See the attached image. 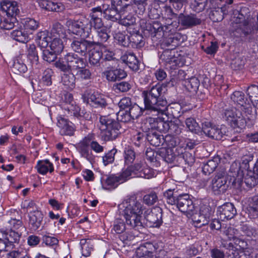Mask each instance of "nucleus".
<instances>
[{"instance_id": "45", "label": "nucleus", "mask_w": 258, "mask_h": 258, "mask_svg": "<svg viewBox=\"0 0 258 258\" xmlns=\"http://www.w3.org/2000/svg\"><path fill=\"white\" fill-rule=\"evenodd\" d=\"M217 126L212 125L209 122H205L203 123L202 129L201 130L207 136L213 139V135L215 134Z\"/></svg>"}, {"instance_id": "33", "label": "nucleus", "mask_w": 258, "mask_h": 258, "mask_svg": "<svg viewBox=\"0 0 258 258\" xmlns=\"http://www.w3.org/2000/svg\"><path fill=\"white\" fill-rule=\"evenodd\" d=\"M102 187L105 189L115 188L120 184L118 176H103L101 179Z\"/></svg>"}, {"instance_id": "5", "label": "nucleus", "mask_w": 258, "mask_h": 258, "mask_svg": "<svg viewBox=\"0 0 258 258\" xmlns=\"http://www.w3.org/2000/svg\"><path fill=\"white\" fill-rule=\"evenodd\" d=\"M88 19L83 18L78 21L69 20L67 22L69 31L73 34L86 38L91 32V24Z\"/></svg>"}, {"instance_id": "64", "label": "nucleus", "mask_w": 258, "mask_h": 258, "mask_svg": "<svg viewBox=\"0 0 258 258\" xmlns=\"http://www.w3.org/2000/svg\"><path fill=\"white\" fill-rule=\"evenodd\" d=\"M82 174L84 178L87 181H92L94 179L93 172L89 169H84L82 171Z\"/></svg>"}, {"instance_id": "28", "label": "nucleus", "mask_w": 258, "mask_h": 258, "mask_svg": "<svg viewBox=\"0 0 258 258\" xmlns=\"http://www.w3.org/2000/svg\"><path fill=\"white\" fill-rule=\"evenodd\" d=\"M103 13L105 17L107 19L111 20L112 21H116L119 20L122 17V15L124 14V12H120V10L117 9H113L112 7L111 8L108 9L107 6L104 5L103 6Z\"/></svg>"}, {"instance_id": "53", "label": "nucleus", "mask_w": 258, "mask_h": 258, "mask_svg": "<svg viewBox=\"0 0 258 258\" xmlns=\"http://www.w3.org/2000/svg\"><path fill=\"white\" fill-rule=\"evenodd\" d=\"M136 22L135 18L131 14L127 15L126 17H122L119 19V24L125 26L133 25Z\"/></svg>"}, {"instance_id": "41", "label": "nucleus", "mask_w": 258, "mask_h": 258, "mask_svg": "<svg viewBox=\"0 0 258 258\" xmlns=\"http://www.w3.org/2000/svg\"><path fill=\"white\" fill-rule=\"evenodd\" d=\"M219 160L218 158H215L213 160H209L203 165V171L206 174L212 173L217 168Z\"/></svg>"}, {"instance_id": "2", "label": "nucleus", "mask_w": 258, "mask_h": 258, "mask_svg": "<svg viewBox=\"0 0 258 258\" xmlns=\"http://www.w3.org/2000/svg\"><path fill=\"white\" fill-rule=\"evenodd\" d=\"M65 30L59 23H56L51 30L40 31L37 34V43L41 48H48L50 50L60 53L64 48L63 39L66 38Z\"/></svg>"}, {"instance_id": "51", "label": "nucleus", "mask_w": 258, "mask_h": 258, "mask_svg": "<svg viewBox=\"0 0 258 258\" xmlns=\"http://www.w3.org/2000/svg\"><path fill=\"white\" fill-rule=\"evenodd\" d=\"M26 251L23 248H19L15 250H13L7 254V258H22L23 255L26 253Z\"/></svg>"}, {"instance_id": "15", "label": "nucleus", "mask_w": 258, "mask_h": 258, "mask_svg": "<svg viewBox=\"0 0 258 258\" xmlns=\"http://www.w3.org/2000/svg\"><path fill=\"white\" fill-rule=\"evenodd\" d=\"M161 218V210L159 207L154 208L149 211H145V218L147 225L150 227H159L162 223Z\"/></svg>"}, {"instance_id": "39", "label": "nucleus", "mask_w": 258, "mask_h": 258, "mask_svg": "<svg viewBox=\"0 0 258 258\" xmlns=\"http://www.w3.org/2000/svg\"><path fill=\"white\" fill-rule=\"evenodd\" d=\"M247 94L253 106L258 109V86L252 85L248 87Z\"/></svg>"}, {"instance_id": "6", "label": "nucleus", "mask_w": 258, "mask_h": 258, "mask_svg": "<svg viewBox=\"0 0 258 258\" xmlns=\"http://www.w3.org/2000/svg\"><path fill=\"white\" fill-rule=\"evenodd\" d=\"M161 58L165 61L166 67L172 70L184 64L182 57L174 49L164 51Z\"/></svg>"}, {"instance_id": "1", "label": "nucleus", "mask_w": 258, "mask_h": 258, "mask_svg": "<svg viewBox=\"0 0 258 258\" xmlns=\"http://www.w3.org/2000/svg\"><path fill=\"white\" fill-rule=\"evenodd\" d=\"M145 207L140 200L135 196L127 197L118 206V217L116 218L113 230L117 233H122L126 226L139 228L142 226V215Z\"/></svg>"}, {"instance_id": "58", "label": "nucleus", "mask_w": 258, "mask_h": 258, "mask_svg": "<svg viewBox=\"0 0 258 258\" xmlns=\"http://www.w3.org/2000/svg\"><path fill=\"white\" fill-rule=\"evenodd\" d=\"M226 127L224 125L217 126L215 134L213 135V139L215 140H221L226 133Z\"/></svg>"}, {"instance_id": "44", "label": "nucleus", "mask_w": 258, "mask_h": 258, "mask_svg": "<svg viewBox=\"0 0 258 258\" xmlns=\"http://www.w3.org/2000/svg\"><path fill=\"white\" fill-rule=\"evenodd\" d=\"M12 70L14 73L20 74L26 72L27 68L21 59L17 58L14 61Z\"/></svg>"}, {"instance_id": "36", "label": "nucleus", "mask_w": 258, "mask_h": 258, "mask_svg": "<svg viewBox=\"0 0 258 258\" xmlns=\"http://www.w3.org/2000/svg\"><path fill=\"white\" fill-rule=\"evenodd\" d=\"M24 29L27 32L30 33V35L37 30L39 26V22L34 19L26 18L23 22Z\"/></svg>"}, {"instance_id": "20", "label": "nucleus", "mask_w": 258, "mask_h": 258, "mask_svg": "<svg viewBox=\"0 0 258 258\" xmlns=\"http://www.w3.org/2000/svg\"><path fill=\"white\" fill-rule=\"evenodd\" d=\"M106 47L104 45L92 44V47L89 49V60L90 64L98 65L103 57V51H105Z\"/></svg>"}, {"instance_id": "49", "label": "nucleus", "mask_w": 258, "mask_h": 258, "mask_svg": "<svg viewBox=\"0 0 258 258\" xmlns=\"http://www.w3.org/2000/svg\"><path fill=\"white\" fill-rule=\"evenodd\" d=\"M133 175L134 174L132 172V167H129L128 166L126 169L123 171V172L118 176L120 183H122L124 182L132 177Z\"/></svg>"}, {"instance_id": "14", "label": "nucleus", "mask_w": 258, "mask_h": 258, "mask_svg": "<svg viewBox=\"0 0 258 258\" xmlns=\"http://www.w3.org/2000/svg\"><path fill=\"white\" fill-rule=\"evenodd\" d=\"M211 212L208 207L201 208L200 213H198L197 209L194 212V215L190 216L197 226H201L207 224L210 220Z\"/></svg>"}, {"instance_id": "38", "label": "nucleus", "mask_w": 258, "mask_h": 258, "mask_svg": "<svg viewBox=\"0 0 258 258\" xmlns=\"http://www.w3.org/2000/svg\"><path fill=\"white\" fill-rule=\"evenodd\" d=\"M27 56L31 63L37 64L38 61V56L36 51V46L34 44L27 45Z\"/></svg>"}, {"instance_id": "63", "label": "nucleus", "mask_w": 258, "mask_h": 258, "mask_svg": "<svg viewBox=\"0 0 258 258\" xmlns=\"http://www.w3.org/2000/svg\"><path fill=\"white\" fill-rule=\"evenodd\" d=\"M98 36L102 42H105L109 38L107 29L105 27L97 30Z\"/></svg>"}, {"instance_id": "30", "label": "nucleus", "mask_w": 258, "mask_h": 258, "mask_svg": "<svg viewBox=\"0 0 258 258\" xmlns=\"http://www.w3.org/2000/svg\"><path fill=\"white\" fill-rule=\"evenodd\" d=\"M121 60L126 63L128 67L134 70L137 71L139 69V61L134 53L125 52L120 58Z\"/></svg>"}, {"instance_id": "25", "label": "nucleus", "mask_w": 258, "mask_h": 258, "mask_svg": "<svg viewBox=\"0 0 258 258\" xmlns=\"http://www.w3.org/2000/svg\"><path fill=\"white\" fill-rule=\"evenodd\" d=\"M101 15L102 9L100 7L93 8L90 14L91 19L89 22L91 24V28L93 26L96 31L104 27L102 20L99 18Z\"/></svg>"}, {"instance_id": "11", "label": "nucleus", "mask_w": 258, "mask_h": 258, "mask_svg": "<svg viewBox=\"0 0 258 258\" xmlns=\"http://www.w3.org/2000/svg\"><path fill=\"white\" fill-rule=\"evenodd\" d=\"M226 120L232 126L240 127L245 123L242 113L238 111L236 108L226 109L224 113Z\"/></svg>"}, {"instance_id": "24", "label": "nucleus", "mask_w": 258, "mask_h": 258, "mask_svg": "<svg viewBox=\"0 0 258 258\" xmlns=\"http://www.w3.org/2000/svg\"><path fill=\"white\" fill-rule=\"evenodd\" d=\"M103 75L109 82H115L126 76L125 72L120 69H108L103 72Z\"/></svg>"}, {"instance_id": "52", "label": "nucleus", "mask_w": 258, "mask_h": 258, "mask_svg": "<svg viewBox=\"0 0 258 258\" xmlns=\"http://www.w3.org/2000/svg\"><path fill=\"white\" fill-rule=\"evenodd\" d=\"M135 159V153L131 149H126L124 151V162L126 165L133 163Z\"/></svg>"}, {"instance_id": "42", "label": "nucleus", "mask_w": 258, "mask_h": 258, "mask_svg": "<svg viewBox=\"0 0 258 258\" xmlns=\"http://www.w3.org/2000/svg\"><path fill=\"white\" fill-rule=\"evenodd\" d=\"M76 77L74 73L64 74L62 77V82L64 86L69 89H73L75 85Z\"/></svg>"}, {"instance_id": "56", "label": "nucleus", "mask_w": 258, "mask_h": 258, "mask_svg": "<svg viewBox=\"0 0 258 258\" xmlns=\"http://www.w3.org/2000/svg\"><path fill=\"white\" fill-rule=\"evenodd\" d=\"M8 224L9 225L8 227L10 228L9 230H21V228H22V222L20 220H17L16 219H11L10 220Z\"/></svg>"}, {"instance_id": "3", "label": "nucleus", "mask_w": 258, "mask_h": 258, "mask_svg": "<svg viewBox=\"0 0 258 258\" xmlns=\"http://www.w3.org/2000/svg\"><path fill=\"white\" fill-rule=\"evenodd\" d=\"M165 88L158 85L153 86L149 91H144L142 94L144 98L145 107L150 110L163 113L167 109V101L159 96Z\"/></svg>"}, {"instance_id": "21", "label": "nucleus", "mask_w": 258, "mask_h": 258, "mask_svg": "<svg viewBox=\"0 0 258 258\" xmlns=\"http://www.w3.org/2000/svg\"><path fill=\"white\" fill-rule=\"evenodd\" d=\"M82 38L78 40H74L71 43L72 48L76 52L82 55H85L87 51L92 47L93 43Z\"/></svg>"}, {"instance_id": "43", "label": "nucleus", "mask_w": 258, "mask_h": 258, "mask_svg": "<svg viewBox=\"0 0 258 258\" xmlns=\"http://www.w3.org/2000/svg\"><path fill=\"white\" fill-rule=\"evenodd\" d=\"M186 127L191 132L199 134L202 133L201 128L196 120L191 117L187 118L185 120Z\"/></svg>"}, {"instance_id": "60", "label": "nucleus", "mask_w": 258, "mask_h": 258, "mask_svg": "<svg viewBox=\"0 0 258 258\" xmlns=\"http://www.w3.org/2000/svg\"><path fill=\"white\" fill-rule=\"evenodd\" d=\"M114 88L115 90L120 92H126L130 89L131 85L126 82H121L114 85Z\"/></svg>"}, {"instance_id": "31", "label": "nucleus", "mask_w": 258, "mask_h": 258, "mask_svg": "<svg viewBox=\"0 0 258 258\" xmlns=\"http://www.w3.org/2000/svg\"><path fill=\"white\" fill-rule=\"evenodd\" d=\"M29 224L31 225V228L33 230L38 229L42 223L43 215L42 213L38 210L30 212Z\"/></svg>"}, {"instance_id": "22", "label": "nucleus", "mask_w": 258, "mask_h": 258, "mask_svg": "<svg viewBox=\"0 0 258 258\" xmlns=\"http://www.w3.org/2000/svg\"><path fill=\"white\" fill-rule=\"evenodd\" d=\"M143 109L138 105L134 104L129 108L128 112L127 111L124 114L123 111H119L120 116H122L120 120L122 122H127L131 118L133 119L137 118L142 113Z\"/></svg>"}, {"instance_id": "57", "label": "nucleus", "mask_w": 258, "mask_h": 258, "mask_svg": "<svg viewBox=\"0 0 258 258\" xmlns=\"http://www.w3.org/2000/svg\"><path fill=\"white\" fill-rule=\"evenodd\" d=\"M191 7L195 11L201 12L205 7V0H195L191 4Z\"/></svg>"}, {"instance_id": "61", "label": "nucleus", "mask_w": 258, "mask_h": 258, "mask_svg": "<svg viewBox=\"0 0 258 258\" xmlns=\"http://www.w3.org/2000/svg\"><path fill=\"white\" fill-rule=\"evenodd\" d=\"M138 176L141 177L149 179L154 177V173L153 170L149 168H144L140 171V174H138Z\"/></svg>"}, {"instance_id": "47", "label": "nucleus", "mask_w": 258, "mask_h": 258, "mask_svg": "<svg viewBox=\"0 0 258 258\" xmlns=\"http://www.w3.org/2000/svg\"><path fill=\"white\" fill-rule=\"evenodd\" d=\"M84 66L85 63L83 59L78 56L74 61L69 66V70H70L73 73H75L76 70L80 67H84Z\"/></svg>"}, {"instance_id": "10", "label": "nucleus", "mask_w": 258, "mask_h": 258, "mask_svg": "<svg viewBox=\"0 0 258 258\" xmlns=\"http://www.w3.org/2000/svg\"><path fill=\"white\" fill-rule=\"evenodd\" d=\"M238 232L236 229L233 227H230L226 229L223 232V238L225 240H233V243L230 242V245L233 246V244L235 246L234 247L236 250H238L240 252H238V254L242 253V250L244 249L246 245L245 242L239 239L238 237Z\"/></svg>"}, {"instance_id": "37", "label": "nucleus", "mask_w": 258, "mask_h": 258, "mask_svg": "<svg viewBox=\"0 0 258 258\" xmlns=\"http://www.w3.org/2000/svg\"><path fill=\"white\" fill-rule=\"evenodd\" d=\"M80 243L82 255L84 257L90 256L93 251V246L91 243V240L89 239H82L80 240Z\"/></svg>"}, {"instance_id": "55", "label": "nucleus", "mask_w": 258, "mask_h": 258, "mask_svg": "<svg viewBox=\"0 0 258 258\" xmlns=\"http://www.w3.org/2000/svg\"><path fill=\"white\" fill-rule=\"evenodd\" d=\"M114 38L122 46H125L128 45V38H126L125 35L122 33H116L114 35Z\"/></svg>"}, {"instance_id": "35", "label": "nucleus", "mask_w": 258, "mask_h": 258, "mask_svg": "<svg viewBox=\"0 0 258 258\" xmlns=\"http://www.w3.org/2000/svg\"><path fill=\"white\" fill-rule=\"evenodd\" d=\"M62 100L64 103L67 104V106L64 107V108L71 112L74 111V114L77 115L79 108L78 106H73L74 101L73 95L70 93H66L62 97Z\"/></svg>"}, {"instance_id": "46", "label": "nucleus", "mask_w": 258, "mask_h": 258, "mask_svg": "<svg viewBox=\"0 0 258 258\" xmlns=\"http://www.w3.org/2000/svg\"><path fill=\"white\" fill-rule=\"evenodd\" d=\"M158 200V197L155 191H151L145 195L143 197L144 202L147 205L151 206L154 205Z\"/></svg>"}, {"instance_id": "34", "label": "nucleus", "mask_w": 258, "mask_h": 258, "mask_svg": "<svg viewBox=\"0 0 258 258\" xmlns=\"http://www.w3.org/2000/svg\"><path fill=\"white\" fill-rule=\"evenodd\" d=\"M178 21L182 25L184 26H191L200 23V20L196 18L194 15L184 16L181 14L178 17Z\"/></svg>"}, {"instance_id": "40", "label": "nucleus", "mask_w": 258, "mask_h": 258, "mask_svg": "<svg viewBox=\"0 0 258 258\" xmlns=\"http://www.w3.org/2000/svg\"><path fill=\"white\" fill-rule=\"evenodd\" d=\"M73 73L76 78L81 81L89 80L91 76L90 71L84 67L79 68Z\"/></svg>"}, {"instance_id": "27", "label": "nucleus", "mask_w": 258, "mask_h": 258, "mask_svg": "<svg viewBox=\"0 0 258 258\" xmlns=\"http://www.w3.org/2000/svg\"><path fill=\"white\" fill-rule=\"evenodd\" d=\"M11 38L18 42L27 43L30 40V33L23 28L17 29L11 33Z\"/></svg>"}, {"instance_id": "23", "label": "nucleus", "mask_w": 258, "mask_h": 258, "mask_svg": "<svg viewBox=\"0 0 258 258\" xmlns=\"http://www.w3.org/2000/svg\"><path fill=\"white\" fill-rule=\"evenodd\" d=\"M1 6L2 10L9 17L16 16L19 12L18 3L15 1H3L1 3Z\"/></svg>"}, {"instance_id": "8", "label": "nucleus", "mask_w": 258, "mask_h": 258, "mask_svg": "<svg viewBox=\"0 0 258 258\" xmlns=\"http://www.w3.org/2000/svg\"><path fill=\"white\" fill-rule=\"evenodd\" d=\"M177 208L187 217H189L194 215L197 208L195 207L192 201L187 194L179 195L177 197Z\"/></svg>"}, {"instance_id": "18", "label": "nucleus", "mask_w": 258, "mask_h": 258, "mask_svg": "<svg viewBox=\"0 0 258 258\" xmlns=\"http://www.w3.org/2000/svg\"><path fill=\"white\" fill-rule=\"evenodd\" d=\"M89 147H90V139L85 138L78 143L77 150L82 157L85 158L90 162H92L94 161L95 156L90 149Z\"/></svg>"}, {"instance_id": "12", "label": "nucleus", "mask_w": 258, "mask_h": 258, "mask_svg": "<svg viewBox=\"0 0 258 258\" xmlns=\"http://www.w3.org/2000/svg\"><path fill=\"white\" fill-rule=\"evenodd\" d=\"M243 179L245 184L248 187H252L257 183V180L252 172L246 170H242L239 169L234 182L235 183H237L239 186H241Z\"/></svg>"}, {"instance_id": "26", "label": "nucleus", "mask_w": 258, "mask_h": 258, "mask_svg": "<svg viewBox=\"0 0 258 258\" xmlns=\"http://www.w3.org/2000/svg\"><path fill=\"white\" fill-rule=\"evenodd\" d=\"M78 55L74 53H68L62 59L56 61L54 65L56 68L62 71L66 72L69 70V66L72 63Z\"/></svg>"}, {"instance_id": "62", "label": "nucleus", "mask_w": 258, "mask_h": 258, "mask_svg": "<svg viewBox=\"0 0 258 258\" xmlns=\"http://www.w3.org/2000/svg\"><path fill=\"white\" fill-rule=\"evenodd\" d=\"M52 74V71L51 69H46L44 72L42 80L44 83L47 86H49L51 84V77Z\"/></svg>"}, {"instance_id": "9", "label": "nucleus", "mask_w": 258, "mask_h": 258, "mask_svg": "<svg viewBox=\"0 0 258 258\" xmlns=\"http://www.w3.org/2000/svg\"><path fill=\"white\" fill-rule=\"evenodd\" d=\"M231 99L236 104V107L240 109L243 115H252V108L247 99L245 100L244 93L240 91H235L231 96Z\"/></svg>"}, {"instance_id": "54", "label": "nucleus", "mask_w": 258, "mask_h": 258, "mask_svg": "<svg viewBox=\"0 0 258 258\" xmlns=\"http://www.w3.org/2000/svg\"><path fill=\"white\" fill-rule=\"evenodd\" d=\"M164 197L166 198L168 204L173 205L177 203V198L173 195V191L171 189H168L164 192Z\"/></svg>"}, {"instance_id": "59", "label": "nucleus", "mask_w": 258, "mask_h": 258, "mask_svg": "<svg viewBox=\"0 0 258 258\" xmlns=\"http://www.w3.org/2000/svg\"><path fill=\"white\" fill-rule=\"evenodd\" d=\"M111 6L113 9L120 10V12H121L122 11H125V9H127L128 4H124L122 5V0H112Z\"/></svg>"}, {"instance_id": "19", "label": "nucleus", "mask_w": 258, "mask_h": 258, "mask_svg": "<svg viewBox=\"0 0 258 258\" xmlns=\"http://www.w3.org/2000/svg\"><path fill=\"white\" fill-rule=\"evenodd\" d=\"M84 101L96 107H104L106 105V101L104 95L97 92L88 93L84 97Z\"/></svg>"}, {"instance_id": "17", "label": "nucleus", "mask_w": 258, "mask_h": 258, "mask_svg": "<svg viewBox=\"0 0 258 258\" xmlns=\"http://www.w3.org/2000/svg\"><path fill=\"white\" fill-rule=\"evenodd\" d=\"M236 214L234 205L230 203H227L219 207L217 209V216L222 221L231 219Z\"/></svg>"}, {"instance_id": "29", "label": "nucleus", "mask_w": 258, "mask_h": 258, "mask_svg": "<svg viewBox=\"0 0 258 258\" xmlns=\"http://www.w3.org/2000/svg\"><path fill=\"white\" fill-rule=\"evenodd\" d=\"M35 168L37 172L42 175L51 173L54 170L53 164L47 159L38 161Z\"/></svg>"}, {"instance_id": "50", "label": "nucleus", "mask_w": 258, "mask_h": 258, "mask_svg": "<svg viewBox=\"0 0 258 258\" xmlns=\"http://www.w3.org/2000/svg\"><path fill=\"white\" fill-rule=\"evenodd\" d=\"M116 153V150L113 149L107 153H106L104 156H103V162L105 165H107L109 164L112 163L114 160V155Z\"/></svg>"}, {"instance_id": "7", "label": "nucleus", "mask_w": 258, "mask_h": 258, "mask_svg": "<svg viewBox=\"0 0 258 258\" xmlns=\"http://www.w3.org/2000/svg\"><path fill=\"white\" fill-rule=\"evenodd\" d=\"M145 132H149L150 130H156L160 132H166L169 128V123L164 121L161 118L151 117L147 118L144 122L142 126Z\"/></svg>"}, {"instance_id": "48", "label": "nucleus", "mask_w": 258, "mask_h": 258, "mask_svg": "<svg viewBox=\"0 0 258 258\" xmlns=\"http://www.w3.org/2000/svg\"><path fill=\"white\" fill-rule=\"evenodd\" d=\"M46 48L43 52V59L49 62L54 61L56 58L57 54L50 50L48 48Z\"/></svg>"}, {"instance_id": "4", "label": "nucleus", "mask_w": 258, "mask_h": 258, "mask_svg": "<svg viewBox=\"0 0 258 258\" xmlns=\"http://www.w3.org/2000/svg\"><path fill=\"white\" fill-rule=\"evenodd\" d=\"M99 122L101 136L105 140H113L117 137L119 124L110 115L100 116Z\"/></svg>"}, {"instance_id": "32", "label": "nucleus", "mask_w": 258, "mask_h": 258, "mask_svg": "<svg viewBox=\"0 0 258 258\" xmlns=\"http://www.w3.org/2000/svg\"><path fill=\"white\" fill-rule=\"evenodd\" d=\"M2 237L9 242L16 243L20 239L21 236V230H9L6 231H1Z\"/></svg>"}, {"instance_id": "13", "label": "nucleus", "mask_w": 258, "mask_h": 258, "mask_svg": "<svg viewBox=\"0 0 258 258\" xmlns=\"http://www.w3.org/2000/svg\"><path fill=\"white\" fill-rule=\"evenodd\" d=\"M227 180L223 173L217 174L212 179L209 189L215 195H220L224 192L227 189Z\"/></svg>"}, {"instance_id": "16", "label": "nucleus", "mask_w": 258, "mask_h": 258, "mask_svg": "<svg viewBox=\"0 0 258 258\" xmlns=\"http://www.w3.org/2000/svg\"><path fill=\"white\" fill-rule=\"evenodd\" d=\"M57 126L59 128L60 135L63 136H72L75 132V125L67 118L61 115L57 117Z\"/></svg>"}]
</instances>
